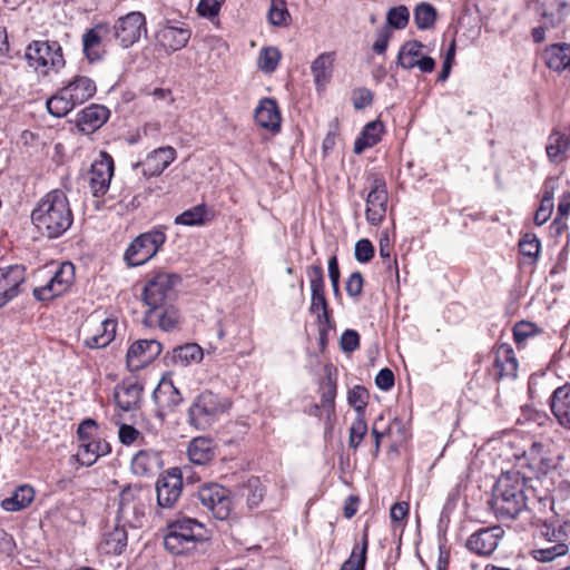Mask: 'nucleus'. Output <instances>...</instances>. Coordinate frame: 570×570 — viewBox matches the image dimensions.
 Listing matches in <instances>:
<instances>
[{"label": "nucleus", "instance_id": "1", "mask_svg": "<svg viewBox=\"0 0 570 570\" xmlns=\"http://www.w3.org/2000/svg\"><path fill=\"white\" fill-rule=\"evenodd\" d=\"M552 484V478L546 474L530 476L515 470L504 472L493 487L490 507L502 521L519 518L535 503L539 504V511L549 507L557 514L554 502L567 497L570 483L562 480L558 489L551 490Z\"/></svg>", "mask_w": 570, "mask_h": 570}, {"label": "nucleus", "instance_id": "2", "mask_svg": "<svg viewBox=\"0 0 570 570\" xmlns=\"http://www.w3.org/2000/svg\"><path fill=\"white\" fill-rule=\"evenodd\" d=\"M31 222L43 237L53 239L62 236L73 222L66 194L60 189L47 193L33 208Z\"/></svg>", "mask_w": 570, "mask_h": 570}, {"label": "nucleus", "instance_id": "3", "mask_svg": "<svg viewBox=\"0 0 570 570\" xmlns=\"http://www.w3.org/2000/svg\"><path fill=\"white\" fill-rule=\"evenodd\" d=\"M205 539L206 529L202 522L193 518H180L168 524L164 547L173 554H185Z\"/></svg>", "mask_w": 570, "mask_h": 570}, {"label": "nucleus", "instance_id": "4", "mask_svg": "<svg viewBox=\"0 0 570 570\" xmlns=\"http://www.w3.org/2000/svg\"><path fill=\"white\" fill-rule=\"evenodd\" d=\"M181 277L175 273L158 272L151 275L142 287V301L148 309L164 307L173 303L177 296L176 286Z\"/></svg>", "mask_w": 570, "mask_h": 570}, {"label": "nucleus", "instance_id": "5", "mask_svg": "<svg viewBox=\"0 0 570 570\" xmlns=\"http://www.w3.org/2000/svg\"><path fill=\"white\" fill-rule=\"evenodd\" d=\"M148 492L140 485H128L119 494L117 522L132 529L144 525Z\"/></svg>", "mask_w": 570, "mask_h": 570}, {"label": "nucleus", "instance_id": "6", "mask_svg": "<svg viewBox=\"0 0 570 570\" xmlns=\"http://www.w3.org/2000/svg\"><path fill=\"white\" fill-rule=\"evenodd\" d=\"M228 407L229 403L226 399L205 391L195 399L188 410L189 423L198 430H206Z\"/></svg>", "mask_w": 570, "mask_h": 570}, {"label": "nucleus", "instance_id": "7", "mask_svg": "<svg viewBox=\"0 0 570 570\" xmlns=\"http://www.w3.org/2000/svg\"><path fill=\"white\" fill-rule=\"evenodd\" d=\"M29 66L47 75L50 69L59 70L65 66L62 48L57 41H32L26 49Z\"/></svg>", "mask_w": 570, "mask_h": 570}, {"label": "nucleus", "instance_id": "8", "mask_svg": "<svg viewBox=\"0 0 570 570\" xmlns=\"http://www.w3.org/2000/svg\"><path fill=\"white\" fill-rule=\"evenodd\" d=\"M166 240L163 226L137 236L125 253L129 266H139L153 258Z\"/></svg>", "mask_w": 570, "mask_h": 570}, {"label": "nucleus", "instance_id": "9", "mask_svg": "<svg viewBox=\"0 0 570 570\" xmlns=\"http://www.w3.org/2000/svg\"><path fill=\"white\" fill-rule=\"evenodd\" d=\"M197 498L208 512L217 520H227L232 512L230 491L217 483H208L199 488Z\"/></svg>", "mask_w": 570, "mask_h": 570}, {"label": "nucleus", "instance_id": "10", "mask_svg": "<svg viewBox=\"0 0 570 570\" xmlns=\"http://www.w3.org/2000/svg\"><path fill=\"white\" fill-rule=\"evenodd\" d=\"M111 33L121 47L129 48L140 39L142 33H147L146 18L141 12H129L116 21Z\"/></svg>", "mask_w": 570, "mask_h": 570}, {"label": "nucleus", "instance_id": "11", "mask_svg": "<svg viewBox=\"0 0 570 570\" xmlns=\"http://www.w3.org/2000/svg\"><path fill=\"white\" fill-rule=\"evenodd\" d=\"M75 281V266L70 262L62 263L50 281L33 289V296L38 301H49L66 293Z\"/></svg>", "mask_w": 570, "mask_h": 570}, {"label": "nucleus", "instance_id": "12", "mask_svg": "<svg viewBox=\"0 0 570 570\" xmlns=\"http://www.w3.org/2000/svg\"><path fill=\"white\" fill-rule=\"evenodd\" d=\"M389 193L383 178L373 179L371 190L366 197V220L372 226L380 225L386 215Z\"/></svg>", "mask_w": 570, "mask_h": 570}, {"label": "nucleus", "instance_id": "13", "mask_svg": "<svg viewBox=\"0 0 570 570\" xmlns=\"http://www.w3.org/2000/svg\"><path fill=\"white\" fill-rule=\"evenodd\" d=\"M181 490L183 479L179 469L174 468L160 475L156 483L158 507L171 509L178 501Z\"/></svg>", "mask_w": 570, "mask_h": 570}, {"label": "nucleus", "instance_id": "14", "mask_svg": "<svg viewBox=\"0 0 570 570\" xmlns=\"http://www.w3.org/2000/svg\"><path fill=\"white\" fill-rule=\"evenodd\" d=\"M24 282V266L16 264L0 267V308L6 306L22 292Z\"/></svg>", "mask_w": 570, "mask_h": 570}, {"label": "nucleus", "instance_id": "15", "mask_svg": "<svg viewBox=\"0 0 570 570\" xmlns=\"http://www.w3.org/2000/svg\"><path fill=\"white\" fill-rule=\"evenodd\" d=\"M424 45L417 40L404 42L397 55V65L404 69L419 68L422 72H432L435 68V61L429 56L422 53Z\"/></svg>", "mask_w": 570, "mask_h": 570}, {"label": "nucleus", "instance_id": "16", "mask_svg": "<svg viewBox=\"0 0 570 570\" xmlns=\"http://www.w3.org/2000/svg\"><path fill=\"white\" fill-rule=\"evenodd\" d=\"M504 537L500 525L481 528L466 540L465 547L478 556H491Z\"/></svg>", "mask_w": 570, "mask_h": 570}, {"label": "nucleus", "instance_id": "17", "mask_svg": "<svg viewBox=\"0 0 570 570\" xmlns=\"http://www.w3.org/2000/svg\"><path fill=\"white\" fill-rule=\"evenodd\" d=\"M570 522L557 520H544L538 525L537 538L557 542L552 552L567 554L569 552Z\"/></svg>", "mask_w": 570, "mask_h": 570}, {"label": "nucleus", "instance_id": "18", "mask_svg": "<svg viewBox=\"0 0 570 570\" xmlns=\"http://www.w3.org/2000/svg\"><path fill=\"white\" fill-rule=\"evenodd\" d=\"M163 346L156 340H139L134 342L127 352V365L130 371L142 368L153 362L160 353Z\"/></svg>", "mask_w": 570, "mask_h": 570}, {"label": "nucleus", "instance_id": "19", "mask_svg": "<svg viewBox=\"0 0 570 570\" xmlns=\"http://www.w3.org/2000/svg\"><path fill=\"white\" fill-rule=\"evenodd\" d=\"M114 175V160L106 153H101L100 159L91 166L89 186L95 197L105 195L110 185Z\"/></svg>", "mask_w": 570, "mask_h": 570}, {"label": "nucleus", "instance_id": "20", "mask_svg": "<svg viewBox=\"0 0 570 570\" xmlns=\"http://www.w3.org/2000/svg\"><path fill=\"white\" fill-rule=\"evenodd\" d=\"M492 354V374L497 381L517 377L518 361L511 345L502 343L493 350Z\"/></svg>", "mask_w": 570, "mask_h": 570}, {"label": "nucleus", "instance_id": "21", "mask_svg": "<svg viewBox=\"0 0 570 570\" xmlns=\"http://www.w3.org/2000/svg\"><path fill=\"white\" fill-rule=\"evenodd\" d=\"M111 33L108 24L98 23L82 36L83 53L89 62L99 61L104 53V40Z\"/></svg>", "mask_w": 570, "mask_h": 570}, {"label": "nucleus", "instance_id": "22", "mask_svg": "<svg viewBox=\"0 0 570 570\" xmlns=\"http://www.w3.org/2000/svg\"><path fill=\"white\" fill-rule=\"evenodd\" d=\"M176 158V150L173 147H161L151 151L142 163L135 167H141L146 177L159 176Z\"/></svg>", "mask_w": 570, "mask_h": 570}, {"label": "nucleus", "instance_id": "23", "mask_svg": "<svg viewBox=\"0 0 570 570\" xmlns=\"http://www.w3.org/2000/svg\"><path fill=\"white\" fill-rule=\"evenodd\" d=\"M550 409L557 422L570 430V384L559 386L552 392Z\"/></svg>", "mask_w": 570, "mask_h": 570}, {"label": "nucleus", "instance_id": "24", "mask_svg": "<svg viewBox=\"0 0 570 570\" xmlns=\"http://www.w3.org/2000/svg\"><path fill=\"white\" fill-rule=\"evenodd\" d=\"M179 322V313L173 306V303L160 308L148 309L144 316V323L147 326H158L163 331H173Z\"/></svg>", "mask_w": 570, "mask_h": 570}, {"label": "nucleus", "instance_id": "25", "mask_svg": "<svg viewBox=\"0 0 570 570\" xmlns=\"http://www.w3.org/2000/svg\"><path fill=\"white\" fill-rule=\"evenodd\" d=\"M537 7L546 26L557 27L570 13V3L566 0H537Z\"/></svg>", "mask_w": 570, "mask_h": 570}, {"label": "nucleus", "instance_id": "26", "mask_svg": "<svg viewBox=\"0 0 570 570\" xmlns=\"http://www.w3.org/2000/svg\"><path fill=\"white\" fill-rule=\"evenodd\" d=\"M142 385L136 381H125L115 387V401L122 411H131L141 400Z\"/></svg>", "mask_w": 570, "mask_h": 570}, {"label": "nucleus", "instance_id": "27", "mask_svg": "<svg viewBox=\"0 0 570 570\" xmlns=\"http://www.w3.org/2000/svg\"><path fill=\"white\" fill-rule=\"evenodd\" d=\"M63 90L69 97V100L77 107L92 98L97 91L96 83L87 76H76Z\"/></svg>", "mask_w": 570, "mask_h": 570}, {"label": "nucleus", "instance_id": "28", "mask_svg": "<svg viewBox=\"0 0 570 570\" xmlns=\"http://www.w3.org/2000/svg\"><path fill=\"white\" fill-rule=\"evenodd\" d=\"M109 117V110L101 105L92 104L78 114L77 125L81 131L91 132L100 128Z\"/></svg>", "mask_w": 570, "mask_h": 570}, {"label": "nucleus", "instance_id": "29", "mask_svg": "<svg viewBox=\"0 0 570 570\" xmlns=\"http://www.w3.org/2000/svg\"><path fill=\"white\" fill-rule=\"evenodd\" d=\"M307 275L309 277L312 292L309 311L316 313L320 308H326L328 306L324 292V272L322 266L311 265L307 267Z\"/></svg>", "mask_w": 570, "mask_h": 570}, {"label": "nucleus", "instance_id": "30", "mask_svg": "<svg viewBox=\"0 0 570 570\" xmlns=\"http://www.w3.org/2000/svg\"><path fill=\"white\" fill-rule=\"evenodd\" d=\"M158 42L173 51L184 48L190 39V30L185 27L164 26L157 31Z\"/></svg>", "mask_w": 570, "mask_h": 570}, {"label": "nucleus", "instance_id": "31", "mask_svg": "<svg viewBox=\"0 0 570 570\" xmlns=\"http://www.w3.org/2000/svg\"><path fill=\"white\" fill-rule=\"evenodd\" d=\"M559 188L558 177H548L543 184V197L541 204L534 214V224L543 225L550 218L553 210L554 193Z\"/></svg>", "mask_w": 570, "mask_h": 570}, {"label": "nucleus", "instance_id": "32", "mask_svg": "<svg viewBox=\"0 0 570 570\" xmlns=\"http://www.w3.org/2000/svg\"><path fill=\"white\" fill-rule=\"evenodd\" d=\"M256 122L266 129L278 130L281 125V115L276 101L269 98L261 100L255 109Z\"/></svg>", "mask_w": 570, "mask_h": 570}, {"label": "nucleus", "instance_id": "33", "mask_svg": "<svg viewBox=\"0 0 570 570\" xmlns=\"http://www.w3.org/2000/svg\"><path fill=\"white\" fill-rule=\"evenodd\" d=\"M117 330V321L115 318H105L99 321V327L91 336L85 338L83 344L89 348H102L109 345Z\"/></svg>", "mask_w": 570, "mask_h": 570}, {"label": "nucleus", "instance_id": "34", "mask_svg": "<svg viewBox=\"0 0 570 570\" xmlns=\"http://www.w3.org/2000/svg\"><path fill=\"white\" fill-rule=\"evenodd\" d=\"M187 453L194 464L205 465L215 456L214 441L203 436L195 438L190 441Z\"/></svg>", "mask_w": 570, "mask_h": 570}, {"label": "nucleus", "instance_id": "35", "mask_svg": "<svg viewBox=\"0 0 570 570\" xmlns=\"http://www.w3.org/2000/svg\"><path fill=\"white\" fill-rule=\"evenodd\" d=\"M126 525L117 522L112 530L104 533L101 549L108 554H121L127 547Z\"/></svg>", "mask_w": 570, "mask_h": 570}, {"label": "nucleus", "instance_id": "36", "mask_svg": "<svg viewBox=\"0 0 570 570\" xmlns=\"http://www.w3.org/2000/svg\"><path fill=\"white\" fill-rule=\"evenodd\" d=\"M110 451L111 446L107 441L100 439H92V441L90 442L80 443L78 458L81 464L90 466L100 456L110 453Z\"/></svg>", "mask_w": 570, "mask_h": 570}, {"label": "nucleus", "instance_id": "37", "mask_svg": "<svg viewBox=\"0 0 570 570\" xmlns=\"http://www.w3.org/2000/svg\"><path fill=\"white\" fill-rule=\"evenodd\" d=\"M160 465V455L154 450H140L131 460V470L144 476L154 473Z\"/></svg>", "mask_w": 570, "mask_h": 570}, {"label": "nucleus", "instance_id": "38", "mask_svg": "<svg viewBox=\"0 0 570 570\" xmlns=\"http://www.w3.org/2000/svg\"><path fill=\"white\" fill-rule=\"evenodd\" d=\"M532 466H538L540 473L537 476L546 474L556 466L553 459L549 455L547 446L542 442L534 441L525 452Z\"/></svg>", "mask_w": 570, "mask_h": 570}, {"label": "nucleus", "instance_id": "39", "mask_svg": "<svg viewBox=\"0 0 570 570\" xmlns=\"http://www.w3.org/2000/svg\"><path fill=\"white\" fill-rule=\"evenodd\" d=\"M547 66L558 72L570 71V45L557 43L546 50Z\"/></svg>", "mask_w": 570, "mask_h": 570}, {"label": "nucleus", "instance_id": "40", "mask_svg": "<svg viewBox=\"0 0 570 570\" xmlns=\"http://www.w3.org/2000/svg\"><path fill=\"white\" fill-rule=\"evenodd\" d=\"M153 396L157 404L168 410H174L183 401L180 392L171 381L160 382Z\"/></svg>", "mask_w": 570, "mask_h": 570}, {"label": "nucleus", "instance_id": "41", "mask_svg": "<svg viewBox=\"0 0 570 570\" xmlns=\"http://www.w3.org/2000/svg\"><path fill=\"white\" fill-rule=\"evenodd\" d=\"M334 62V52H323L311 66L314 82L317 88L324 87L331 79Z\"/></svg>", "mask_w": 570, "mask_h": 570}, {"label": "nucleus", "instance_id": "42", "mask_svg": "<svg viewBox=\"0 0 570 570\" xmlns=\"http://www.w3.org/2000/svg\"><path fill=\"white\" fill-rule=\"evenodd\" d=\"M383 125L381 121H371L363 128L360 137L354 142V153L361 154L365 149L373 147L381 139Z\"/></svg>", "mask_w": 570, "mask_h": 570}, {"label": "nucleus", "instance_id": "43", "mask_svg": "<svg viewBox=\"0 0 570 570\" xmlns=\"http://www.w3.org/2000/svg\"><path fill=\"white\" fill-rule=\"evenodd\" d=\"M173 362L180 366L199 363L204 357V351L197 343H186L173 350Z\"/></svg>", "mask_w": 570, "mask_h": 570}, {"label": "nucleus", "instance_id": "44", "mask_svg": "<svg viewBox=\"0 0 570 570\" xmlns=\"http://www.w3.org/2000/svg\"><path fill=\"white\" fill-rule=\"evenodd\" d=\"M266 488L257 476H250L240 488V495L245 498L248 509H255L263 501Z\"/></svg>", "mask_w": 570, "mask_h": 570}, {"label": "nucleus", "instance_id": "45", "mask_svg": "<svg viewBox=\"0 0 570 570\" xmlns=\"http://www.w3.org/2000/svg\"><path fill=\"white\" fill-rule=\"evenodd\" d=\"M35 491L29 485L19 487L10 498L2 500L1 507L6 511H19L33 500Z\"/></svg>", "mask_w": 570, "mask_h": 570}, {"label": "nucleus", "instance_id": "46", "mask_svg": "<svg viewBox=\"0 0 570 570\" xmlns=\"http://www.w3.org/2000/svg\"><path fill=\"white\" fill-rule=\"evenodd\" d=\"M209 210L205 204L196 205L176 216L175 224L185 226H200L209 220Z\"/></svg>", "mask_w": 570, "mask_h": 570}, {"label": "nucleus", "instance_id": "47", "mask_svg": "<svg viewBox=\"0 0 570 570\" xmlns=\"http://www.w3.org/2000/svg\"><path fill=\"white\" fill-rule=\"evenodd\" d=\"M570 147V140L567 135L552 132L549 136L547 145V155L551 161L558 163Z\"/></svg>", "mask_w": 570, "mask_h": 570}, {"label": "nucleus", "instance_id": "48", "mask_svg": "<svg viewBox=\"0 0 570 570\" xmlns=\"http://www.w3.org/2000/svg\"><path fill=\"white\" fill-rule=\"evenodd\" d=\"M73 108H76V106L71 100H69V97L63 88L47 100L48 111L58 118L66 116Z\"/></svg>", "mask_w": 570, "mask_h": 570}, {"label": "nucleus", "instance_id": "49", "mask_svg": "<svg viewBox=\"0 0 570 570\" xmlns=\"http://www.w3.org/2000/svg\"><path fill=\"white\" fill-rule=\"evenodd\" d=\"M267 20L272 26L286 27L291 21V14L286 7V0L271 1Z\"/></svg>", "mask_w": 570, "mask_h": 570}, {"label": "nucleus", "instance_id": "50", "mask_svg": "<svg viewBox=\"0 0 570 570\" xmlns=\"http://www.w3.org/2000/svg\"><path fill=\"white\" fill-rule=\"evenodd\" d=\"M436 19L435 8L426 2L417 4L414 9V22L419 29L431 28Z\"/></svg>", "mask_w": 570, "mask_h": 570}, {"label": "nucleus", "instance_id": "51", "mask_svg": "<svg viewBox=\"0 0 570 570\" xmlns=\"http://www.w3.org/2000/svg\"><path fill=\"white\" fill-rule=\"evenodd\" d=\"M556 546L554 541L538 539L537 548L532 550L531 554L539 562H551L558 557L564 556L552 552L557 548Z\"/></svg>", "mask_w": 570, "mask_h": 570}, {"label": "nucleus", "instance_id": "52", "mask_svg": "<svg viewBox=\"0 0 570 570\" xmlns=\"http://www.w3.org/2000/svg\"><path fill=\"white\" fill-rule=\"evenodd\" d=\"M281 59V52L275 47L262 49L258 57V67L265 72H272L276 69Z\"/></svg>", "mask_w": 570, "mask_h": 570}, {"label": "nucleus", "instance_id": "53", "mask_svg": "<svg viewBox=\"0 0 570 570\" xmlns=\"http://www.w3.org/2000/svg\"><path fill=\"white\" fill-rule=\"evenodd\" d=\"M368 392L365 387L356 385L347 395V401L351 406L355 409L358 415H364V409L367 404Z\"/></svg>", "mask_w": 570, "mask_h": 570}, {"label": "nucleus", "instance_id": "54", "mask_svg": "<svg viewBox=\"0 0 570 570\" xmlns=\"http://www.w3.org/2000/svg\"><path fill=\"white\" fill-rule=\"evenodd\" d=\"M537 333V326L530 322H519L513 327V337L519 347H521L528 340L534 337Z\"/></svg>", "mask_w": 570, "mask_h": 570}, {"label": "nucleus", "instance_id": "55", "mask_svg": "<svg viewBox=\"0 0 570 570\" xmlns=\"http://www.w3.org/2000/svg\"><path fill=\"white\" fill-rule=\"evenodd\" d=\"M357 547L352 551L351 557L342 564L340 570H364L366 562L367 540L363 541L360 553H356Z\"/></svg>", "mask_w": 570, "mask_h": 570}, {"label": "nucleus", "instance_id": "56", "mask_svg": "<svg viewBox=\"0 0 570 570\" xmlns=\"http://www.w3.org/2000/svg\"><path fill=\"white\" fill-rule=\"evenodd\" d=\"M367 432V424L364 420V415H357L350 428L348 444L351 448L356 449L362 442L363 438Z\"/></svg>", "mask_w": 570, "mask_h": 570}, {"label": "nucleus", "instance_id": "57", "mask_svg": "<svg viewBox=\"0 0 570 570\" xmlns=\"http://www.w3.org/2000/svg\"><path fill=\"white\" fill-rule=\"evenodd\" d=\"M410 12L405 6H399L389 10L387 23L395 29H404L409 22Z\"/></svg>", "mask_w": 570, "mask_h": 570}, {"label": "nucleus", "instance_id": "58", "mask_svg": "<svg viewBox=\"0 0 570 570\" xmlns=\"http://www.w3.org/2000/svg\"><path fill=\"white\" fill-rule=\"evenodd\" d=\"M520 253L535 259L540 252V240L534 234H525L519 242Z\"/></svg>", "mask_w": 570, "mask_h": 570}, {"label": "nucleus", "instance_id": "59", "mask_svg": "<svg viewBox=\"0 0 570 570\" xmlns=\"http://www.w3.org/2000/svg\"><path fill=\"white\" fill-rule=\"evenodd\" d=\"M375 249L373 244L367 238H362L356 242L354 256L360 263H367L374 256Z\"/></svg>", "mask_w": 570, "mask_h": 570}, {"label": "nucleus", "instance_id": "60", "mask_svg": "<svg viewBox=\"0 0 570 570\" xmlns=\"http://www.w3.org/2000/svg\"><path fill=\"white\" fill-rule=\"evenodd\" d=\"M364 285L363 276L360 272H353L345 283V289L350 297L358 298Z\"/></svg>", "mask_w": 570, "mask_h": 570}, {"label": "nucleus", "instance_id": "61", "mask_svg": "<svg viewBox=\"0 0 570 570\" xmlns=\"http://www.w3.org/2000/svg\"><path fill=\"white\" fill-rule=\"evenodd\" d=\"M97 423L92 419L83 420L78 428V438L80 443H86L96 439Z\"/></svg>", "mask_w": 570, "mask_h": 570}, {"label": "nucleus", "instance_id": "62", "mask_svg": "<svg viewBox=\"0 0 570 570\" xmlns=\"http://www.w3.org/2000/svg\"><path fill=\"white\" fill-rule=\"evenodd\" d=\"M335 396L336 383L331 377H327L326 382H324L322 386V406L332 410L334 407Z\"/></svg>", "mask_w": 570, "mask_h": 570}, {"label": "nucleus", "instance_id": "63", "mask_svg": "<svg viewBox=\"0 0 570 570\" xmlns=\"http://www.w3.org/2000/svg\"><path fill=\"white\" fill-rule=\"evenodd\" d=\"M360 345V336L354 330H346L341 336V347L344 352H354Z\"/></svg>", "mask_w": 570, "mask_h": 570}, {"label": "nucleus", "instance_id": "64", "mask_svg": "<svg viewBox=\"0 0 570 570\" xmlns=\"http://www.w3.org/2000/svg\"><path fill=\"white\" fill-rule=\"evenodd\" d=\"M375 384L382 391L391 390L394 385L393 372L387 367L382 368L375 377Z\"/></svg>", "mask_w": 570, "mask_h": 570}]
</instances>
